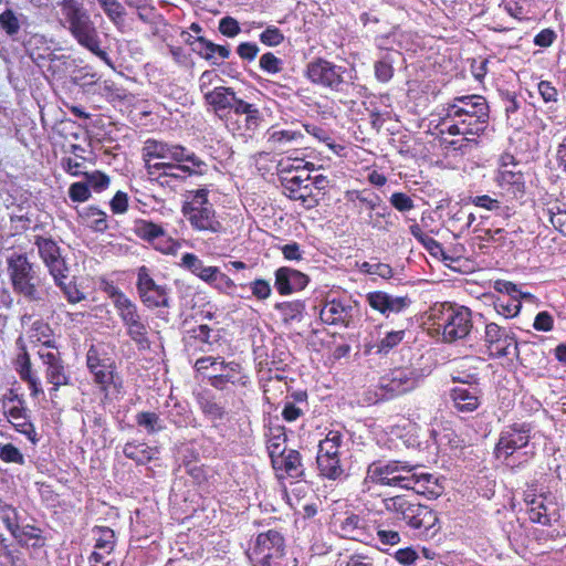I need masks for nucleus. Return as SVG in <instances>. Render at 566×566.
I'll use <instances>...</instances> for the list:
<instances>
[{
	"label": "nucleus",
	"mask_w": 566,
	"mask_h": 566,
	"mask_svg": "<svg viewBox=\"0 0 566 566\" xmlns=\"http://www.w3.org/2000/svg\"><path fill=\"white\" fill-rule=\"evenodd\" d=\"M176 165V161L169 159L165 161H156L154 165H148L147 175L149 178L169 177L171 179L170 174L172 175L174 170H179Z\"/></svg>",
	"instance_id": "nucleus-49"
},
{
	"label": "nucleus",
	"mask_w": 566,
	"mask_h": 566,
	"mask_svg": "<svg viewBox=\"0 0 566 566\" xmlns=\"http://www.w3.org/2000/svg\"><path fill=\"white\" fill-rule=\"evenodd\" d=\"M38 354L46 368L61 361L60 352L51 344L50 339L43 342Z\"/></svg>",
	"instance_id": "nucleus-53"
},
{
	"label": "nucleus",
	"mask_w": 566,
	"mask_h": 566,
	"mask_svg": "<svg viewBox=\"0 0 566 566\" xmlns=\"http://www.w3.org/2000/svg\"><path fill=\"white\" fill-rule=\"evenodd\" d=\"M495 181L503 190L512 193L515 198L522 197L525 192V180L520 170L499 169Z\"/></svg>",
	"instance_id": "nucleus-28"
},
{
	"label": "nucleus",
	"mask_w": 566,
	"mask_h": 566,
	"mask_svg": "<svg viewBox=\"0 0 566 566\" xmlns=\"http://www.w3.org/2000/svg\"><path fill=\"white\" fill-rule=\"evenodd\" d=\"M280 179L290 199L301 200L303 203L308 201L311 188L305 182L310 180V175H306L305 178H301L300 175L281 176Z\"/></svg>",
	"instance_id": "nucleus-29"
},
{
	"label": "nucleus",
	"mask_w": 566,
	"mask_h": 566,
	"mask_svg": "<svg viewBox=\"0 0 566 566\" xmlns=\"http://www.w3.org/2000/svg\"><path fill=\"white\" fill-rule=\"evenodd\" d=\"M545 501L546 496L543 494L534 495L532 500L525 499L526 504L530 506L528 516L533 523L551 525L548 506Z\"/></svg>",
	"instance_id": "nucleus-33"
},
{
	"label": "nucleus",
	"mask_w": 566,
	"mask_h": 566,
	"mask_svg": "<svg viewBox=\"0 0 566 566\" xmlns=\"http://www.w3.org/2000/svg\"><path fill=\"white\" fill-rule=\"evenodd\" d=\"M376 533L379 542L384 545H397L400 543L401 537L397 530L388 527L384 522L376 526Z\"/></svg>",
	"instance_id": "nucleus-50"
},
{
	"label": "nucleus",
	"mask_w": 566,
	"mask_h": 566,
	"mask_svg": "<svg viewBox=\"0 0 566 566\" xmlns=\"http://www.w3.org/2000/svg\"><path fill=\"white\" fill-rule=\"evenodd\" d=\"M356 200L358 203L359 212L361 213L364 209L377 210L381 207V199L379 196L374 193H368L366 191H360L356 193Z\"/></svg>",
	"instance_id": "nucleus-55"
},
{
	"label": "nucleus",
	"mask_w": 566,
	"mask_h": 566,
	"mask_svg": "<svg viewBox=\"0 0 566 566\" xmlns=\"http://www.w3.org/2000/svg\"><path fill=\"white\" fill-rule=\"evenodd\" d=\"M198 52L207 60H212L217 55L220 60H226L230 55V50L224 45L214 44L203 38L197 41Z\"/></svg>",
	"instance_id": "nucleus-41"
},
{
	"label": "nucleus",
	"mask_w": 566,
	"mask_h": 566,
	"mask_svg": "<svg viewBox=\"0 0 566 566\" xmlns=\"http://www.w3.org/2000/svg\"><path fill=\"white\" fill-rule=\"evenodd\" d=\"M231 109L235 115H244V129L239 126L237 128L238 135L244 136L245 133L254 132L261 123V113L254 104L247 103L245 101L234 96Z\"/></svg>",
	"instance_id": "nucleus-27"
},
{
	"label": "nucleus",
	"mask_w": 566,
	"mask_h": 566,
	"mask_svg": "<svg viewBox=\"0 0 566 566\" xmlns=\"http://www.w3.org/2000/svg\"><path fill=\"white\" fill-rule=\"evenodd\" d=\"M521 296L500 295L495 302V311L505 318L516 316L522 307Z\"/></svg>",
	"instance_id": "nucleus-42"
},
{
	"label": "nucleus",
	"mask_w": 566,
	"mask_h": 566,
	"mask_svg": "<svg viewBox=\"0 0 566 566\" xmlns=\"http://www.w3.org/2000/svg\"><path fill=\"white\" fill-rule=\"evenodd\" d=\"M405 337V331H392L386 334L384 338L377 344V352L381 354H388L394 347L402 342Z\"/></svg>",
	"instance_id": "nucleus-52"
},
{
	"label": "nucleus",
	"mask_w": 566,
	"mask_h": 566,
	"mask_svg": "<svg viewBox=\"0 0 566 566\" xmlns=\"http://www.w3.org/2000/svg\"><path fill=\"white\" fill-rule=\"evenodd\" d=\"M17 511L11 506H6L1 511V521L4 524L6 528L11 533L13 536L14 533L18 532L19 524L17 522Z\"/></svg>",
	"instance_id": "nucleus-62"
},
{
	"label": "nucleus",
	"mask_w": 566,
	"mask_h": 566,
	"mask_svg": "<svg viewBox=\"0 0 566 566\" xmlns=\"http://www.w3.org/2000/svg\"><path fill=\"white\" fill-rule=\"evenodd\" d=\"M201 411L211 420L221 419L224 409L213 398L209 396H200L198 399Z\"/></svg>",
	"instance_id": "nucleus-47"
},
{
	"label": "nucleus",
	"mask_w": 566,
	"mask_h": 566,
	"mask_svg": "<svg viewBox=\"0 0 566 566\" xmlns=\"http://www.w3.org/2000/svg\"><path fill=\"white\" fill-rule=\"evenodd\" d=\"M339 533L343 537L366 544L374 539L373 530L367 520L357 514H349L339 520Z\"/></svg>",
	"instance_id": "nucleus-22"
},
{
	"label": "nucleus",
	"mask_w": 566,
	"mask_h": 566,
	"mask_svg": "<svg viewBox=\"0 0 566 566\" xmlns=\"http://www.w3.org/2000/svg\"><path fill=\"white\" fill-rule=\"evenodd\" d=\"M181 265L189 270L192 274L209 283L217 266H206L203 262L192 253H185L181 256Z\"/></svg>",
	"instance_id": "nucleus-36"
},
{
	"label": "nucleus",
	"mask_w": 566,
	"mask_h": 566,
	"mask_svg": "<svg viewBox=\"0 0 566 566\" xmlns=\"http://www.w3.org/2000/svg\"><path fill=\"white\" fill-rule=\"evenodd\" d=\"M482 392L476 385L459 386L450 390L453 408L459 412H473L481 405Z\"/></svg>",
	"instance_id": "nucleus-24"
},
{
	"label": "nucleus",
	"mask_w": 566,
	"mask_h": 566,
	"mask_svg": "<svg viewBox=\"0 0 566 566\" xmlns=\"http://www.w3.org/2000/svg\"><path fill=\"white\" fill-rule=\"evenodd\" d=\"M13 537L19 544L25 546H38L41 539L40 531L31 525L19 526L18 532L14 533Z\"/></svg>",
	"instance_id": "nucleus-46"
},
{
	"label": "nucleus",
	"mask_w": 566,
	"mask_h": 566,
	"mask_svg": "<svg viewBox=\"0 0 566 566\" xmlns=\"http://www.w3.org/2000/svg\"><path fill=\"white\" fill-rule=\"evenodd\" d=\"M442 128L440 129L441 134L448 133L449 135H472L469 132V127L465 124H461V119H446L441 124Z\"/></svg>",
	"instance_id": "nucleus-58"
},
{
	"label": "nucleus",
	"mask_w": 566,
	"mask_h": 566,
	"mask_svg": "<svg viewBox=\"0 0 566 566\" xmlns=\"http://www.w3.org/2000/svg\"><path fill=\"white\" fill-rule=\"evenodd\" d=\"M208 284L212 285L221 292H228L235 286L234 282L227 274L222 273L218 268H216L214 273L212 274Z\"/></svg>",
	"instance_id": "nucleus-60"
},
{
	"label": "nucleus",
	"mask_w": 566,
	"mask_h": 566,
	"mask_svg": "<svg viewBox=\"0 0 566 566\" xmlns=\"http://www.w3.org/2000/svg\"><path fill=\"white\" fill-rule=\"evenodd\" d=\"M3 412L15 431L25 436L32 444L38 443L39 437L34 424L30 420L29 410L24 406L23 399L11 391L3 400Z\"/></svg>",
	"instance_id": "nucleus-11"
},
{
	"label": "nucleus",
	"mask_w": 566,
	"mask_h": 566,
	"mask_svg": "<svg viewBox=\"0 0 566 566\" xmlns=\"http://www.w3.org/2000/svg\"><path fill=\"white\" fill-rule=\"evenodd\" d=\"M273 468L276 471H284L292 479H300L304 474L301 454L292 449L274 460Z\"/></svg>",
	"instance_id": "nucleus-30"
},
{
	"label": "nucleus",
	"mask_w": 566,
	"mask_h": 566,
	"mask_svg": "<svg viewBox=\"0 0 566 566\" xmlns=\"http://www.w3.org/2000/svg\"><path fill=\"white\" fill-rule=\"evenodd\" d=\"M91 373L94 376L95 382L98 384L102 388H106L114 378L113 363L108 360L101 365V367H96V369L92 370Z\"/></svg>",
	"instance_id": "nucleus-54"
},
{
	"label": "nucleus",
	"mask_w": 566,
	"mask_h": 566,
	"mask_svg": "<svg viewBox=\"0 0 566 566\" xmlns=\"http://www.w3.org/2000/svg\"><path fill=\"white\" fill-rule=\"evenodd\" d=\"M133 231L139 239L151 243L164 253H169L172 249V241L160 224L139 219L134 222Z\"/></svg>",
	"instance_id": "nucleus-19"
},
{
	"label": "nucleus",
	"mask_w": 566,
	"mask_h": 566,
	"mask_svg": "<svg viewBox=\"0 0 566 566\" xmlns=\"http://www.w3.org/2000/svg\"><path fill=\"white\" fill-rule=\"evenodd\" d=\"M397 461H375L367 468L365 479L363 481V491L370 490V483L395 486V483L402 482L397 475Z\"/></svg>",
	"instance_id": "nucleus-18"
},
{
	"label": "nucleus",
	"mask_w": 566,
	"mask_h": 566,
	"mask_svg": "<svg viewBox=\"0 0 566 566\" xmlns=\"http://www.w3.org/2000/svg\"><path fill=\"white\" fill-rule=\"evenodd\" d=\"M359 271L370 275H377L382 279H390L392 276V269L389 264L386 263H370L363 262L359 265Z\"/></svg>",
	"instance_id": "nucleus-51"
},
{
	"label": "nucleus",
	"mask_w": 566,
	"mask_h": 566,
	"mask_svg": "<svg viewBox=\"0 0 566 566\" xmlns=\"http://www.w3.org/2000/svg\"><path fill=\"white\" fill-rule=\"evenodd\" d=\"M87 181V186H91L95 191H102L109 185V178L107 175L101 171L84 172Z\"/></svg>",
	"instance_id": "nucleus-61"
},
{
	"label": "nucleus",
	"mask_w": 566,
	"mask_h": 566,
	"mask_svg": "<svg viewBox=\"0 0 566 566\" xmlns=\"http://www.w3.org/2000/svg\"><path fill=\"white\" fill-rule=\"evenodd\" d=\"M249 381L248 376L242 373V367L237 361H220L216 374L209 377V384L216 389L223 390L228 384L245 386Z\"/></svg>",
	"instance_id": "nucleus-21"
},
{
	"label": "nucleus",
	"mask_w": 566,
	"mask_h": 566,
	"mask_svg": "<svg viewBox=\"0 0 566 566\" xmlns=\"http://www.w3.org/2000/svg\"><path fill=\"white\" fill-rule=\"evenodd\" d=\"M260 67L271 74H276L282 71L283 62L281 59L276 57L273 53L268 52L264 53L260 57Z\"/></svg>",
	"instance_id": "nucleus-59"
},
{
	"label": "nucleus",
	"mask_w": 566,
	"mask_h": 566,
	"mask_svg": "<svg viewBox=\"0 0 566 566\" xmlns=\"http://www.w3.org/2000/svg\"><path fill=\"white\" fill-rule=\"evenodd\" d=\"M99 8L103 10L107 19L116 27L124 25L126 10L124 4L118 0H98Z\"/></svg>",
	"instance_id": "nucleus-39"
},
{
	"label": "nucleus",
	"mask_w": 566,
	"mask_h": 566,
	"mask_svg": "<svg viewBox=\"0 0 566 566\" xmlns=\"http://www.w3.org/2000/svg\"><path fill=\"white\" fill-rule=\"evenodd\" d=\"M123 453L126 458L135 461L137 464H146L153 460L156 449L150 448L144 442H127L124 446Z\"/></svg>",
	"instance_id": "nucleus-34"
},
{
	"label": "nucleus",
	"mask_w": 566,
	"mask_h": 566,
	"mask_svg": "<svg viewBox=\"0 0 566 566\" xmlns=\"http://www.w3.org/2000/svg\"><path fill=\"white\" fill-rule=\"evenodd\" d=\"M382 504L396 527L407 526L418 536H432L439 530L437 512L421 504L413 496H389L382 500Z\"/></svg>",
	"instance_id": "nucleus-1"
},
{
	"label": "nucleus",
	"mask_w": 566,
	"mask_h": 566,
	"mask_svg": "<svg viewBox=\"0 0 566 566\" xmlns=\"http://www.w3.org/2000/svg\"><path fill=\"white\" fill-rule=\"evenodd\" d=\"M317 470L321 476L328 480H340L346 476L340 458H316Z\"/></svg>",
	"instance_id": "nucleus-35"
},
{
	"label": "nucleus",
	"mask_w": 566,
	"mask_h": 566,
	"mask_svg": "<svg viewBox=\"0 0 566 566\" xmlns=\"http://www.w3.org/2000/svg\"><path fill=\"white\" fill-rule=\"evenodd\" d=\"M185 149L186 148L181 145H172L155 139H147L142 148V157L145 163L146 171H148V165H154L156 159H161V161L167 159L180 161Z\"/></svg>",
	"instance_id": "nucleus-17"
},
{
	"label": "nucleus",
	"mask_w": 566,
	"mask_h": 566,
	"mask_svg": "<svg viewBox=\"0 0 566 566\" xmlns=\"http://www.w3.org/2000/svg\"><path fill=\"white\" fill-rule=\"evenodd\" d=\"M59 6L62 14L60 22L78 45L112 65L107 52L101 48L99 32L83 3L78 0H62Z\"/></svg>",
	"instance_id": "nucleus-2"
},
{
	"label": "nucleus",
	"mask_w": 566,
	"mask_h": 566,
	"mask_svg": "<svg viewBox=\"0 0 566 566\" xmlns=\"http://www.w3.org/2000/svg\"><path fill=\"white\" fill-rule=\"evenodd\" d=\"M8 272L13 291L30 302H45L50 297V287L39 276L36 266L24 253L13 252L7 260Z\"/></svg>",
	"instance_id": "nucleus-3"
},
{
	"label": "nucleus",
	"mask_w": 566,
	"mask_h": 566,
	"mask_svg": "<svg viewBox=\"0 0 566 566\" xmlns=\"http://www.w3.org/2000/svg\"><path fill=\"white\" fill-rule=\"evenodd\" d=\"M357 313V305L350 301L333 298L325 302L319 311V318L325 324L348 328L354 326Z\"/></svg>",
	"instance_id": "nucleus-15"
},
{
	"label": "nucleus",
	"mask_w": 566,
	"mask_h": 566,
	"mask_svg": "<svg viewBox=\"0 0 566 566\" xmlns=\"http://www.w3.org/2000/svg\"><path fill=\"white\" fill-rule=\"evenodd\" d=\"M424 374L415 367L396 368L381 376L378 382L379 396L382 399H392L413 390Z\"/></svg>",
	"instance_id": "nucleus-9"
},
{
	"label": "nucleus",
	"mask_w": 566,
	"mask_h": 566,
	"mask_svg": "<svg viewBox=\"0 0 566 566\" xmlns=\"http://www.w3.org/2000/svg\"><path fill=\"white\" fill-rule=\"evenodd\" d=\"M19 15L11 9L0 14V29L9 36L14 38L20 31Z\"/></svg>",
	"instance_id": "nucleus-44"
},
{
	"label": "nucleus",
	"mask_w": 566,
	"mask_h": 566,
	"mask_svg": "<svg viewBox=\"0 0 566 566\" xmlns=\"http://www.w3.org/2000/svg\"><path fill=\"white\" fill-rule=\"evenodd\" d=\"M181 157L180 161H176V167L180 170H174L172 175L170 174L171 179L176 182L186 179L188 176L203 175L207 171L208 165L187 148L182 151Z\"/></svg>",
	"instance_id": "nucleus-26"
},
{
	"label": "nucleus",
	"mask_w": 566,
	"mask_h": 566,
	"mask_svg": "<svg viewBox=\"0 0 566 566\" xmlns=\"http://www.w3.org/2000/svg\"><path fill=\"white\" fill-rule=\"evenodd\" d=\"M34 244L38 248L39 256L46 266L57 286L63 285V280L67 277L69 268L62 256L61 249L51 238L36 235Z\"/></svg>",
	"instance_id": "nucleus-12"
},
{
	"label": "nucleus",
	"mask_w": 566,
	"mask_h": 566,
	"mask_svg": "<svg viewBox=\"0 0 566 566\" xmlns=\"http://www.w3.org/2000/svg\"><path fill=\"white\" fill-rule=\"evenodd\" d=\"M348 73L346 67L321 57L311 61L305 70L311 83L335 92L344 91Z\"/></svg>",
	"instance_id": "nucleus-10"
},
{
	"label": "nucleus",
	"mask_w": 566,
	"mask_h": 566,
	"mask_svg": "<svg viewBox=\"0 0 566 566\" xmlns=\"http://www.w3.org/2000/svg\"><path fill=\"white\" fill-rule=\"evenodd\" d=\"M530 428L525 424H514L505 428L494 449L497 459L509 460L516 450L527 447L530 442Z\"/></svg>",
	"instance_id": "nucleus-16"
},
{
	"label": "nucleus",
	"mask_w": 566,
	"mask_h": 566,
	"mask_svg": "<svg viewBox=\"0 0 566 566\" xmlns=\"http://www.w3.org/2000/svg\"><path fill=\"white\" fill-rule=\"evenodd\" d=\"M93 532L96 535L95 551L109 555L116 545V536L113 530L106 526H96Z\"/></svg>",
	"instance_id": "nucleus-40"
},
{
	"label": "nucleus",
	"mask_w": 566,
	"mask_h": 566,
	"mask_svg": "<svg viewBox=\"0 0 566 566\" xmlns=\"http://www.w3.org/2000/svg\"><path fill=\"white\" fill-rule=\"evenodd\" d=\"M136 287L138 296L146 307L156 308L169 306L166 287L155 282L148 268H138Z\"/></svg>",
	"instance_id": "nucleus-14"
},
{
	"label": "nucleus",
	"mask_w": 566,
	"mask_h": 566,
	"mask_svg": "<svg viewBox=\"0 0 566 566\" xmlns=\"http://www.w3.org/2000/svg\"><path fill=\"white\" fill-rule=\"evenodd\" d=\"M235 93L231 87L218 86L205 93V102L209 105L213 113L223 118L226 113L231 111L232 102L234 103Z\"/></svg>",
	"instance_id": "nucleus-25"
},
{
	"label": "nucleus",
	"mask_w": 566,
	"mask_h": 566,
	"mask_svg": "<svg viewBox=\"0 0 566 566\" xmlns=\"http://www.w3.org/2000/svg\"><path fill=\"white\" fill-rule=\"evenodd\" d=\"M461 119L472 135L484 133L490 109L486 99L481 95H463L454 97L446 109V119Z\"/></svg>",
	"instance_id": "nucleus-6"
},
{
	"label": "nucleus",
	"mask_w": 566,
	"mask_h": 566,
	"mask_svg": "<svg viewBox=\"0 0 566 566\" xmlns=\"http://www.w3.org/2000/svg\"><path fill=\"white\" fill-rule=\"evenodd\" d=\"M69 196L72 201L84 202L90 198L91 191L87 184L74 182L69 189Z\"/></svg>",
	"instance_id": "nucleus-63"
},
{
	"label": "nucleus",
	"mask_w": 566,
	"mask_h": 566,
	"mask_svg": "<svg viewBox=\"0 0 566 566\" xmlns=\"http://www.w3.org/2000/svg\"><path fill=\"white\" fill-rule=\"evenodd\" d=\"M248 555L253 566H283L285 539L275 530L260 533L250 547Z\"/></svg>",
	"instance_id": "nucleus-8"
},
{
	"label": "nucleus",
	"mask_w": 566,
	"mask_h": 566,
	"mask_svg": "<svg viewBox=\"0 0 566 566\" xmlns=\"http://www.w3.org/2000/svg\"><path fill=\"white\" fill-rule=\"evenodd\" d=\"M308 276L298 270L282 266L275 271L274 286L281 295H287L306 287Z\"/></svg>",
	"instance_id": "nucleus-23"
},
{
	"label": "nucleus",
	"mask_w": 566,
	"mask_h": 566,
	"mask_svg": "<svg viewBox=\"0 0 566 566\" xmlns=\"http://www.w3.org/2000/svg\"><path fill=\"white\" fill-rule=\"evenodd\" d=\"M343 442L344 434L338 430H331L319 442L316 458H340Z\"/></svg>",
	"instance_id": "nucleus-32"
},
{
	"label": "nucleus",
	"mask_w": 566,
	"mask_h": 566,
	"mask_svg": "<svg viewBox=\"0 0 566 566\" xmlns=\"http://www.w3.org/2000/svg\"><path fill=\"white\" fill-rule=\"evenodd\" d=\"M366 301L373 310L386 316L400 313L411 304L408 296H394L381 291L369 292Z\"/></svg>",
	"instance_id": "nucleus-20"
},
{
	"label": "nucleus",
	"mask_w": 566,
	"mask_h": 566,
	"mask_svg": "<svg viewBox=\"0 0 566 566\" xmlns=\"http://www.w3.org/2000/svg\"><path fill=\"white\" fill-rule=\"evenodd\" d=\"M429 319L444 343L464 339L472 329L471 311L464 306L448 303L434 304L429 312Z\"/></svg>",
	"instance_id": "nucleus-4"
},
{
	"label": "nucleus",
	"mask_w": 566,
	"mask_h": 566,
	"mask_svg": "<svg viewBox=\"0 0 566 566\" xmlns=\"http://www.w3.org/2000/svg\"><path fill=\"white\" fill-rule=\"evenodd\" d=\"M0 460L7 463H24L23 454L11 443L0 444Z\"/></svg>",
	"instance_id": "nucleus-56"
},
{
	"label": "nucleus",
	"mask_w": 566,
	"mask_h": 566,
	"mask_svg": "<svg viewBox=\"0 0 566 566\" xmlns=\"http://www.w3.org/2000/svg\"><path fill=\"white\" fill-rule=\"evenodd\" d=\"M276 308L281 312L283 322L291 323L293 321L300 322L304 311V304L301 302H284L276 304Z\"/></svg>",
	"instance_id": "nucleus-45"
},
{
	"label": "nucleus",
	"mask_w": 566,
	"mask_h": 566,
	"mask_svg": "<svg viewBox=\"0 0 566 566\" xmlns=\"http://www.w3.org/2000/svg\"><path fill=\"white\" fill-rule=\"evenodd\" d=\"M109 296L119 316L127 336L140 348L149 347V325L138 311L137 305L118 289L112 286Z\"/></svg>",
	"instance_id": "nucleus-7"
},
{
	"label": "nucleus",
	"mask_w": 566,
	"mask_h": 566,
	"mask_svg": "<svg viewBox=\"0 0 566 566\" xmlns=\"http://www.w3.org/2000/svg\"><path fill=\"white\" fill-rule=\"evenodd\" d=\"M260 41L268 46H277L284 41L282 31L274 27L269 25L259 36Z\"/></svg>",
	"instance_id": "nucleus-57"
},
{
	"label": "nucleus",
	"mask_w": 566,
	"mask_h": 566,
	"mask_svg": "<svg viewBox=\"0 0 566 566\" xmlns=\"http://www.w3.org/2000/svg\"><path fill=\"white\" fill-rule=\"evenodd\" d=\"M136 424L147 434H156L166 429L165 421L158 413L153 411H140L135 416Z\"/></svg>",
	"instance_id": "nucleus-38"
},
{
	"label": "nucleus",
	"mask_w": 566,
	"mask_h": 566,
	"mask_svg": "<svg viewBox=\"0 0 566 566\" xmlns=\"http://www.w3.org/2000/svg\"><path fill=\"white\" fill-rule=\"evenodd\" d=\"M219 31L229 38H234L238 35L241 31L239 22L231 18V17H224L219 22Z\"/></svg>",
	"instance_id": "nucleus-64"
},
{
	"label": "nucleus",
	"mask_w": 566,
	"mask_h": 566,
	"mask_svg": "<svg viewBox=\"0 0 566 566\" xmlns=\"http://www.w3.org/2000/svg\"><path fill=\"white\" fill-rule=\"evenodd\" d=\"M45 375L48 381L54 386L55 390H57L59 387L66 385L69 381V377L65 373V368L63 366L62 360L55 365L48 367Z\"/></svg>",
	"instance_id": "nucleus-48"
},
{
	"label": "nucleus",
	"mask_w": 566,
	"mask_h": 566,
	"mask_svg": "<svg viewBox=\"0 0 566 566\" xmlns=\"http://www.w3.org/2000/svg\"><path fill=\"white\" fill-rule=\"evenodd\" d=\"M84 222L95 231L103 232L107 229V216L104 211L90 207L82 213Z\"/></svg>",
	"instance_id": "nucleus-43"
},
{
	"label": "nucleus",
	"mask_w": 566,
	"mask_h": 566,
	"mask_svg": "<svg viewBox=\"0 0 566 566\" xmlns=\"http://www.w3.org/2000/svg\"><path fill=\"white\" fill-rule=\"evenodd\" d=\"M208 193L207 188L187 191L181 213L193 230L218 234L223 232L224 228L219 221L213 206L209 202Z\"/></svg>",
	"instance_id": "nucleus-5"
},
{
	"label": "nucleus",
	"mask_w": 566,
	"mask_h": 566,
	"mask_svg": "<svg viewBox=\"0 0 566 566\" xmlns=\"http://www.w3.org/2000/svg\"><path fill=\"white\" fill-rule=\"evenodd\" d=\"M70 153L74 156L62 158L61 165L64 171L72 176H80L86 172L85 169V158L83 156L84 148L80 145L73 144L70 147Z\"/></svg>",
	"instance_id": "nucleus-37"
},
{
	"label": "nucleus",
	"mask_w": 566,
	"mask_h": 566,
	"mask_svg": "<svg viewBox=\"0 0 566 566\" xmlns=\"http://www.w3.org/2000/svg\"><path fill=\"white\" fill-rule=\"evenodd\" d=\"M483 340L491 356L506 357L517 352V342L513 331L496 323H488Z\"/></svg>",
	"instance_id": "nucleus-13"
},
{
	"label": "nucleus",
	"mask_w": 566,
	"mask_h": 566,
	"mask_svg": "<svg viewBox=\"0 0 566 566\" xmlns=\"http://www.w3.org/2000/svg\"><path fill=\"white\" fill-rule=\"evenodd\" d=\"M397 475L399 479H403L402 482L395 483V486L413 490L420 482H428L431 475L424 473H417V465H412L408 462L397 461Z\"/></svg>",
	"instance_id": "nucleus-31"
}]
</instances>
